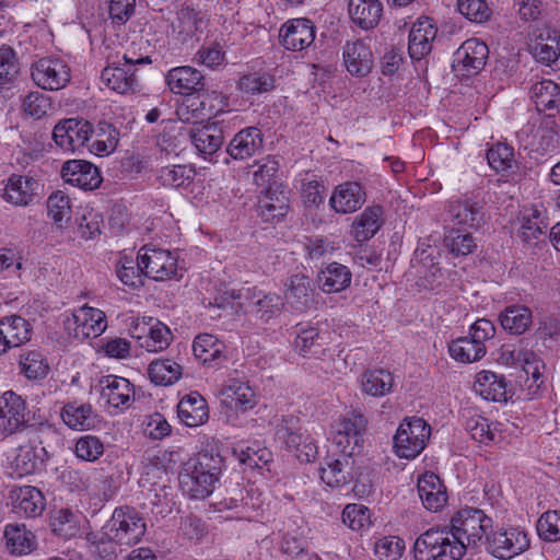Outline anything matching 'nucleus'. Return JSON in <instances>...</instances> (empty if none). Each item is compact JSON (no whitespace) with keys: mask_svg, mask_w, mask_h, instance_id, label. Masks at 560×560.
<instances>
[{"mask_svg":"<svg viewBox=\"0 0 560 560\" xmlns=\"http://www.w3.org/2000/svg\"><path fill=\"white\" fill-rule=\"evenodd\" d=\"M492 518L482 510L464 508L443 528H430L415 541L416 560H460L488 535Z\"/></svg>","mask_w":560,"mask_h":560,"instance_id":"obj_1","label":"nucleus"},{"mask_svg":"<svg viewBox=\"0 0 560 560\" xmlns=\"http://www.w3.org/2000/svg\"><path fill=\"white\" fill-rule=\"evenodd\" d=\"M223 459L219 454L200 452L189 459L179 474V486L192 499H205L214 490Z\"/></svg>","mask_w":560,"mask_h":560,"instance_id":"obj_2","label":"nucleus"},{"mask_svg":"<svg viewBox=\"0 0 560 560\" xmlns=\"http://www.w3.org/2000/svg\"><path fill=\"white\" fill-rule=\"evenodd\" d=\"M147 532V523L140 512L133 508L115 509L110 520L103 527V534L109 541L132 546L138 544Z\"/></svg>","mask_w":560,"mask_h":560,"instance_id":"obj_3","label":"nucleus"},{"mask_svg":"<svg viewBox=\"0 0 560 560\" xmlns=\"http://www.w3.org/2000/svg\"><path fill=\"white\" fill-rule=\"evenodd\" d=\"M431 435L430 425L419 417L402 420L394 435V450L398 457L413 459L425 448Z\"/></svg>","mask_w":560,"mask_h":560,"instance_id":"obj_4","label":"nucleus"},{"mask_svg":"<svg viewBox=\"0 0 560 560\" xmlns=\"http://www.w3.org/2000/svg\"><path fill=\"white\" fill-rule=\"evenodd\" d=\"M276 434L300 462L311 463L316 459L318 454L316 441L306 429L299 424L298 418L282 417Z\"/></svg>","mask_w":560,"mask_h":560,"instance_id":"obj_5","label":"nucleus"},{"mask_svg":"<svg viewBox=\"0 0 560 560\" xmlns=\"http://www.w3.org/2000/svg\"><path fill=\"white\" fill-rule=\"evenodd\" d=\"M122 60V63L118 62L104 68L101 79L108 89L119 94H132L139 90V80L132 68L137 65H149L151 59L149 56L137 57L135 52L127 51Z\"/></svg>","mask_w":560,"mask_h":560,"instance_id":"obj_6","label":"nucleus"},{"mask_svg":"<svg viewBox=\"0 0 560 560\" xmlns=\"http://www.w3.org/2000/svg\"><path fill=\"white\" fill-rule=\"evenodd\" d=\"M529 546V535L520 526L498 528L486 536V550L500 560L513 559Z\"/></svg>","mask_w":560,"mask_h":560,"instance_id":"obj_7","label":"nucleus"},{"mask_svg":"<svg viewBox=\"0 0 560 560\" xmlns=\"http://www.w3.org/2000/svg\"><path fill=\"white\" fill-rule=\"evenodd\" d=\"M228 293L240 306L249 307L250 312L264 322L279 316L283 308V301L279 294L265 292L256 287H241Z\"/></svg>","mask_w":560,"mask_h":560,"instance_id":"obj_8","label":"nucleus"},{"mask_svg":"<svg viewBox=\"0 0 560 560\" xmlns=\"http://www.w3.org/2000/svg\"><path fill=\"white\" fill-rule=\"evenodd\" d=\"M366 425L368 420L358 411H351L336 421L332 442L341 454L354 456L361 452Z\"/></svg>","mask_w":560,"mask_h":560,"instance_id":"obj_9","label":"nucleus"},{"mask_svg":"<svg viewBox=\"0 0 560 560\" xmlns=\"http://www.w3.org/2000/svg\"><path fill=\"white\" fill-rule=\"evenodd\" d=\"M94 133L93 125L82 117L59 120L52 129V140L66 152H77L88 145Z\"/></svg>","mask_w":560,"mask_h":560,"instance_id":"obj_10","label":"nucleus"},{"mask_svg":"<svg viewBox=\"0 0 560 560\" xmlns=\"http://www.w3.org/2000/svg\"><path fill=\"white\" fill-rule=\"evenodd\" d=\"M31 77L42 90L59 91L71 80V69L60 57H43L31 66Z\"/></svg>","mask_w":560,"mask_h":560,"instance_id":"obj_11","label":"nucleus"},{"mask_svg":"<svg viewBox=\"0 0 560 560\" xmlns=\"http://www.w3.org/2000/svg\"><path fill=\"white\" fill-rule=\"evenodd\" d=\"M63 327L69 336L83 341L101 336L107 327V319L103 311L83 305L66 316Z\"/></svg>","mask_w":560,"mask_h":560,"instance_id":"obj_12","label":"nucleus"},{"mask_svg":"<svg viewBox=\"0 0 560 560\" xmlns=\"http://www.w3.org/2000/svg\"><path fill=\"white\" fill-rule=\"evenodd\" d=\"M46 455L45 447L40 446V441L35 434L8 456L10 475L15 478H23L36 474L42 470Z\"/></svg>","mask_w":560,"mask_h":560,"instance_id":"obj_13","label":"nucleus"},{"mask_svg":"<svg viewBox=\"0 0 560 560\" xmlns=\"http://www.w3.org/2000/svg\"><path fill=\"white\" fill-rule=\"evenodd\" d=\"M138 257L145 277L165 281L176 275L177 256L167 249L144 246Z\"/></svg>","mask_w":560,"mask_h":560,"instance_id":"obj_14","label":"nucleus"},{"mask_svg":"<svg viewBox=\"0 0 560 560\" xmlns=\"http://www.w3.org/2000/svg\"><path fill=\"white\" fill-rule=\"evenodd\" d=\"M489 56L488 46L478 38L465 40L454 54L453 69L459 75L478 74L486 66Z\"/></svg>","mask_w":560,"mask_h":560,"instance_id":"obj_15","label":"nucleus"},{"mask_svg":"<svg viewBox=\"0 0 560 560\" xmlns=\"http://www.w3.org/2000/svg\"><path fill=\"white\" fill-rule=\"evenodd\" d=\"M315 36V25L305 18L288 20L279 31L280 44L291 51L307 49L314 43Z\"/></svg>","mask_w":560,"mask_h":560,"instance_id":"obj_16","label":"nucleus"},{"mask_svg":"<svg viewBox=\"0 0 560 560\" xmlns=\"http://www.w3.org/2000/svg\"><path fill=\"white\" fill-rule=\"evenodd\" d=\"M131 335L149 352L165 350L173 338L171 329L160 320H153L152 317H148V320L143 317L141 324L138 322Z\"/></svg>","mask_w":560,"mask_h":560,"instance_id":"obj_17","label":"nucleus"},{"mask_svg":"<svg viewBox=\"0 0 560 560\" xmlns=\"http://www.w3.org/2000/svg\"><path fill=\"white\" fill-rule=\"evenodd\" d=\"M365 200L364 186L359 182L348 180L334 188L329 198V207L338 214H349L359 210Z\"/></svg>","mask_w":560,"mask_h":560,"instance_id":"obj_18","label":"nucleus"},{"mask_svg":"<svg viewBox=\"0 0 560 560\" xmlns=\"http://www.w3.org/2000/svg\"><path fill=\"white\" fill-rule=\"evenodd\" d=\"M25 401L13 390L0 395V431L12 435L25 425Z\"/></svg>","mask_w":560,"mask_h":560,"instance_id":"obj_19","label":"nucleus"},{"mask_svg":"<svg viewBox=\"0 0 560 560\" xmlns=\"http://www.w3.org/2000/svg\"><path fill=\"white\" fill-rule=\"evenodd\" d=\"M222 404L235 411L253 409L256 404V394L249 382L240 377H229L220 392Z\"/></svg>","mask_w":560,"mask_h":560,"instance_id":"obj_20","label":"nucleus"},{"mask_svg":"<svg viewBox=\"0 0 560 560\" xmlns=\"http://www.w3.org/2000/svg\"><path fill=\"white\" fill-rule=\"evenodd\" d=\"M224 103V96L217 92L202 95H188L187 98L177 107L176 114L179 120L196 125L206 118H211L213 114L212 102Z\"/></svg>","mask_w":560,"mask_h":560,"instance_id":"obj_21","label":"nucleus"},{"mask_svg":"<svg viewBox=\"0 0 560 560\" xmlns=\"http://www.w3.org/2000/svg\"><path fill=\"white\" fill-rule=\"evenodd\" d=\"M61 177L66 183L84 190L96 189L102 183L100 170L84 160H70L63 163Z\"/></svg>","mask_w":560,"mask_h":560,"instance_id":"obj_22","label":"nucleus"},{"mask_svg":"<svg viewBox=\"0 0 560 560\" xmlns=\"http://www.w3.org/2000/svg\"><path fill=\"white\" fill-rule=\"evenodd\" d=\"M192 352L196 360L208 368L220 366L228 360L225 342L208 332L195 337Z\"/></svg>","mask_w":560,"mask_h":560,"instance_id":"obj_23","label":"nucleus"},{"mask_svg":"<svg viewBox=\"0 0 560 560\" xmlns=\"http://www.w3.org/2000/svg\"><path fill=\"white\" fill-rule=\"evenodd\" d=\"M342 59L347 71L358 78L368 75L374 62L372 49L363 39L347 42L343 46Z\"/></svg>","mask_w":560,"mask_h":560,"instance_id":"obj_24","label":"nucleus"},{"mask_svg":"<svg viewBox=\"0 0 560 560\" xmlns=\"http://www.w3.org/2000/svg\"><path fill=\"white\" fill-rule=\"evenodd\" d=\"M102 397L117 411L127 410L135 401V387L125 377L107 375L102 381Z\"/></svg>","mask_w":560,"mask_h":560,"instance_id":"obj_25","label":"nucleus"},{"mask_svg":"<svg viewBox=\"0 0 560 560\" xmlns=\"http://www.w3.org/2000/svg\"><path fill=\"white\" fill-rule=\"evenodd\" d=\"M418 493L422 505L431 512H440L448 501L444 482L434 472L427 471L419 476L417 482Z\"/></svg>","mask_w":560,"mask_h":560,"instance_id":"obj_26","label":"nucleus"},{"mask_svg":"<svg viewBox=\"0 0 560 560\" xmlns=\"http://www.w3.org/2000/svg\"><path fill=\"white\" fill-rule=\"evenodd\" d=\"M62 422L74 431L93 430L101 422L98 413L91 404L69 401L60 409Z\"/></svg>","mask_w":560,"mask_h":560,"instance_id":"obj_27","label":"nucleus"},{"mask_svg":"<svg viewBox=\"0 0 560 560\" xmlns=\"http://www.w3.org/2000/svg\"><path fill=\"white\" fill-rule=\"evenodd\" d=\"M207 24L208 20L205 12L184 4L176 12V18L172 22V31L178 39L185 42L202 33Z\"/></svg>","mask_w":560,"mask_h":560,"instance_id":"obj_28","label":"nucleus"},{"mask_svg":"<svg viewBox=\"0 0 560 560\" xmlns=\"http://www.w3.org/2000/svg\"><path fill=\"white\" fill-rule=\"evenodd\" d=\"M13 511L26 517L42 515L46 506V500L39 489L33 486H23L11 490Z\"/></svg>","mask_w":560,"mask_h":560,"instance_id":"obj_29","label":"nucleus"},{"mask_svg":"<svg viewBox=\"0 0 560 560\" xmlns=\"http://www.w3.org/2000/svg\"><path fill=\"white\" fill-rule=\"evenodd\" d=\"M438 28L429 18L419 19L409 33L408 50L412 59L421 60L432 50Z\"/></svg>","mask_w":560,"mask_h":560,"instance_id":"obj_30","label":"nucleus"},{"mask_svg":"<svg viewBox=\"0 0 560 560\" xmlns=\"http://www.w3.org/2000/svg\"><path fill=\"white\" fill-rule=\"evenodd\" d=\"M3 183V188L0 189L1 198L18 207L27 206L34 197L37 183L34 178L26 175L12 174Z\"/></svg>","mask_w":560,"mask_h":560,"instance_id":"obj_31","label":"nucleus"},{"mask_svg":"<svg viewBox=\"0 0 560 560\" xmlns=\"http://www.w3.org/2000/svg\"><path fill=\"white\" fill-rule=\"evenodd\" d=\"M165 80L173 93L182 95H191L202 90L205 85L201 72L189 66L171 69Z\"/></svg>","mask_w":560,"mask_h":560,"instance_id":"obj_32","label":"nucleus"},{"mask_svg":"<svg viewBox=\"0 0 560 560\" xmlns=\"http://www.w3.org/2000/svg\"><path fill=\"white\" fill-rule=\"evenodd\" d=\"M360 389L371 397H384L389 395L395 387L394 374L384 368H369L359 378Z\"/></svg>","mask_w":560,"mask_h":560,"instance_id":"obj_33","label":"nucleus"},{"mask_svg":"<svg viewBox=\"0 0 560 560\" xmlns=\"http://www.w3.org/2000/svg\"><path fill=\"white\" fill-rule=\"evenodd\" d=\"M3 540L5 549L12 556L28 555L37 547L36 536L25 524H7L3 529Z\"/></svg>","mask_w":560,"mask_h":560,"instance_id":"obj_34","label":"nucleus"},{"mask_svg":"<svg viewBox=\"0 0 560 560\" xmlns=\"http://www.w3.org/2000/svg\"><path fill=\"white\" fill-rule=\"evenodd\" d=\"M177 416L186 427H199L208 421L209 407L206 399L199 393L192 392L179 400Z\"/></svg>","mask_w":560,"mask_h":560,"instance_id":"obj_35","label":"nucleus"},{"mask_svg":"<svg viewBox=\"0 0 560 560\" xmlns=\"http://www.w3.org/2000/svg\"><path fill=\"white\" fill-rule=\"evenodd\" d=\"M352 455L342 454L341 457H326L320 467V479L331 488H340L352 480Z\"/></svg>","mask_w":560,"mask_h":560,"instance_id":"obj_36","label":"nucleus"},{"mask_svg":"<svg viewBox=\"0 0 560 560\" xmlns=\"http://www.w3.org/2000/svg\"><path fill=\"white\" fill-rule=\"evenodd\" d=\"M328 337V331L323 332L317 327H298L294 348L302 355L320 354L322 357H326L330 353V349L324 347L327 345Z\"/></svg>","mask_w":560,"mask_h":560,"instance_id":"obj_37","label":"nucleus"},{"mask_svg":"<svg viewBox=\"0 0 560 560\" xmlns=\"http://www.w3.org/2000/svg\"><path fill=\"white\" fill-rule=\"evenodd\" d=\"M481 206L470 199L450 201L446 208V220L453 225L474 228L483 219Z\"/></svg>","mask_w":560,"mask_h":560,"instance_id":"obj_38","label":"nucleus"},{"mask_svg":"<svg viewBox=\"0 0 560 560\" xmlns=\"http://www.w3.org/2000/svg\"><path fill=\"white\" fill-rule=\"evenodd\" d=\"M348 12L354 24L371 30L378 25L383 5L380 0H349Z\"/></svg>","mask_w":560,"mask_h":560,"instance_id":"obj_39","label":"nucleus"},{"mask_svg":"<svg viewBox=\"0 0 560 560\" xmlns=\"http://www.w3.org/2000/svg\"><path fill=\"white\" fill-rule=\"evenodd\" d=\"M232 454L249 468H262L272 460V453L259 441H240L234 444Z\"/></svg>","mask_w":560,"mask_h":560,"instance_id":"obj_40","label":"nucleus"},{"mask_svg":"<svg viewBox=\"0 0 560 560\" xmlns=\"http://www.w3.org/2000/svg\"><path fill=\"white\" fill-rule=\"evenodd\" d=\"M190 139L196 149L202 154H213L223 144L224 137L219 121L195 126L190 129Z\"/></svg>","mask_w":560,"mask_h":560,"instance_id":"obj_41","label":"nucleus"},{"mask_svg":"<svg viewBox=\"0 0 560 560\" xmlns=\"http://www.w3.org/2000/svg\"><path fill=\"white\" fill-rule=\"evenodd\" d=\"M383 224V208L381 206L366 207L358 217H355L351 233L359 243L371 240Z\"/></svg>","mask_w":560,"mask_h":560,"instance_id":"obj_42","label":"nucleus"},{"mask_svg":"<svg viewBox=\"0 0 560 560\" xmlns=\"http://www.w3.org/2000/svg\"><path fill=\"white\" fill-rule=\"evenodd\" d=\"M465 429L478 443L498 444L503 441V432L501 423L489 422V420L480 415H472L466 418Z\"/></svg>","mask_w":560,"mask_h":560,"instance_id":"obj_43","label":"nucleus"},{"mask_svg":"<svg viewBox=\"0 0 560 560\" xmlns=\"http://www.w3.org/2000/svg\"><path fill=\"white\" fill-rule=\"evenodd\" d=\"M262 147V135L258 128L248 127L237 132L228 147V153L234 160L253 156Z\"/></svg>","mask_w":560,"mask_h":560,"instance_id":"obj_44","label":"nucleus"},{"mask_svg":"<svg viewBox=\"0 0 560 560\" xmlns=\"http://www.w3.org/2000/svg\"><path fill=\"white\" fill-rule=\"evenodd\" d=\"M508 384L503 375L491 371H480L474 383L475 392L486 400L506 401Z\"/></svg>","mask_w":560,"mask_h":560,"instance_id":"obj_45","label":"nucleus"},{"mask_svg":"<svg viewBox=\"0 0 560 560\" xmlns=\"http://www.w3.org/2000/svg\"><path fill=\"white\" fill-rule=\"evenodd\" d=\"M533 56L546 63H552L560 56V35L551 28H544L529 44Z\"/></svg>","mask_w":560,"mask_h":560,"instance_id":"obj_46","label":"nucleus"},{"mask_svg":"<svg viewBox=\"0 0 560 560\" xmlns=\"http://www.w3.org/2000/svg\"><path fill=\"white\" fill-rule=\"evenodd\" d=\"M509 359L514 365L521 366L528 376H532L533 385L537 388L541 386L545 363L534 351L526 348L514 349L509 352Z\"/></svg>","mask_w":560,"mask_h":560,"instance_id":"obj_47","label":"nucleus"},{"mask_svg":"<svg viewBox=\"0 0 560 560\" xmlns=\"http://www.w3.org/2000/svg\"><path fill=\"white\" fill-rule=\"evenodd\" d=\"M352 275L349 268L339 262H331L318 275L320 289L326 293H337L347 289L351 283Z\"/></svg>","mask_w":560,"mask_h":560,"instance_id":"obj_48","label":"nucleus"},{"mask_svg":"<svg viewBox=\"0 0 560 560\" xmlns=\"http://www.w3.org/2000/svg\"><path fill=\"white\" fill-rule=\"evenodd\" d=\"M312 280L302 273L292 275L284 293L287 302L295 310L302 311L312 302Z\"/></svg>","mask_w":560,"mask_h":560,"instance_id":"obj_49","label":"nucleus"},{"mask_svg":"<svg viewBox=\"0 0 560 560\" xmlns=\"http://www.w3.org/2000/svg\"><path fill=\"white\" fill-rule=\"evenodd\" d=\"M0 329L5 336L10 348H16L30 341L33 332L32 325L20 315L1 318Z\"/></svg>","mask_w":560,"mask_h":560,"instance_id":"obj_50","label":"nucleus"},{"mask_svg":"<svg viewBox=\"0 0 560 560\" xmlns=\"http://www.w3.org/2000/svg\"><path fill=\"white\" fill-rule=\"evenodd\" d=\"M530 97L538 112L558 110L560 107V88L551 80H541L533 84Z\"/></svg>","mask_w":560,"mask_h":560,"instance_id":"obj_51","label":"nucleus"},{"mask_svg":"<svg viewBox=\"0 0 560 560\" xmlns=\"http://www.w3.org/2000/svg\"><path fill=\"white\" fill-rule=\"evenodd\" d=\"M489 166L497 173L510 175L516 172L514 148L504 142L493 143L487 151Z\"/></svg>","mask_w":560,"mask_h":560,"instance_id":"obj_52","label":"nucleus"},{"mask_svg":"<svg viewBox=\"0 0 560 560\" xmlns=\"http://www.w3.org/2000/svg\"><path fill=\"white\" fill-rule=\"evenodd\" d=\"M48 218L58 229L68 228L72 218V200L62 190L49 195L46 201Z\"/></svg>","mask_w":560,"mask_h":560,"instance_id":"obj_53","label":"nucleus"},{"mask_svg":"<svg viewBox=\"0 0 560 560\" xmlns=\"http://www.w3.org/2000/svg\"><path fill=\"white\" fill-rule=\"evenodd\" d=\"M89 151L97 156H107L113 153L119 141V131L108 122H100L94 129Z\"/></svg>","mask_w":560,"mask_h":560,"instance_id":"obj_54","label":"nucleus"},{"mask_svg":"<svg viewBox=\"0 0 560 560\" xmlns=\"http://www.w3.org/2000/svg\"><path fill=\"white\" fill-rule=\"evenodd\" d=\"M520 236L525 243L537 241L545 234L548 225L540 211L535 208H524L520 213Z\"/></svg>","mask_w":560,"mask_h":560,"instance_id":"obj_55","label":"nucleus"},{"mask_svg":"<svg viewBox=\"0 0 560 560\" xmlns=\"http://www.w3.org/2000/svg\"><path fill=\"white\" fill-rule=\"evenodd\" d=\"M183 374L182 366L172 359H158L148 368V375L152 383L168 386L176 383Z\"/></svg>","mask_w":560,"mask_h":560,"instance_id":"obj_56","label":"nucleus"},{"mask_svg":"<svg viewBox=\"0 0 560 560\" xmlns=\"http://www.w3.org/2000/svg\"><path fill=\"white\" fill-rule=\"evenodd\" d=\"M487 347H480L469 337H459L448 343L450 357L459 363H472L481 360Z\"/></svg>","mask_w":560,"mask_h":560,"instance_id":"obj_57","label":"nucleus"},{"mask_svg":"<svg viewBox=\"0 0 560 560\" xmlns=\"http://www.w3.org/2000/svg\"><path fill=\"white\" fill-rule=\"evenodd\" d=\"M20 373L27 380H43L49 372L46 357L39 350H26L20 354Z\"/></svg>","mask_w":560,"mask_h":560,"instance_id":"obj_58","label":"nucleus"},{"mask_svg":"<svg viewBox=\"0 0 560 560\" xmlns=\"http://www.w3.org/2000/svg\"><path fill=\"white\" fill-rule=\"evenodd\" d=\"M288 210L287 199L283 195H278L272 189H268L259 198L257 205L258 214L266 222L279 221Z\"/></svg>","mask_w":560,"mask_h":560,"instance_id":"obj_59","label":"nucleus"},{"mask_svg":"<svg viewBox=\"0 0 560 560\" xmlns=\"http://www.w3.org/2000/svg\"><path fill=\"white\" fill-rule=\"evenodd\" d=\"M51 98L39 91H31L21 100V112L27 118L40 120L52 112Z\"/></svg>","mask_w":560,"mask_h":560,"instance_id":"obj_60","label":"nucleus"},{"mask_svg":"<svg viewBox=\"0 0 560 560\" xmlns=\"http://www.w3.org/2000/svg\"><path fill=\"white\" fill-rule=\"evenodd\" d=\"M501 325L511 334L521 335L532 324V311L527 306L513 305L505 308L500 316Z\"/></svg>","mask_w":560,"mask_h":560,"instance_id":"obj_61","label":"nucleus"},{"mask_svg":"<svg viewBox=\"0 0 560 560\" xmlns=\"http://www.w3.org/2000/svg\"><path fill=\"white\" fill-rule=\"evenodd\" d=\"M20 71L14 49L8 45L0 47V91L11 90Z\"/></svg>","mask_w":560,"mask_h":560,"instance_id":"obj_62","label":"nucleus"},{"mask_svg":"<svg viewBox=\"0 0 560 560\" xmlns=\"http://www.w3.org/2000/svg\"><path fill=\"white\" fill-rule=\"evenodd\" d=\"M116 273L118 279L127 287L137 289L143 285V278L145 277L140 265L139 257L137 260L124 256L119 259Z\"/></svg>","mask_w":560,"mask_h":560,"instance_id":"obj_63","label":"nucleus"},{"mask_svg":"<svg viewBox=\"0 0 560 560\" xmlns=\"http://www.w3.org/2000/svg\"><path fill=\"white\" fill-rule=\"evenodd\" d=\"M406 545L398 536H383L374 542V556L377 560H399L402 557Z\"/></svg>","mask_w":560,"mask_h":560,"instance_id":"obj_64","label":"nucleus"}]
</instances>
